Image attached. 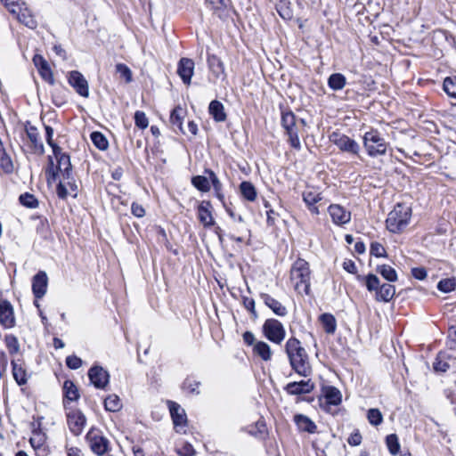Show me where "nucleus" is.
<instances>
[{
    "instance_id": "60",
    "label": "nucleus",
    "mask_w": 456,
    "mask_h": 456,
    "mask_svg": "<svg viewBox=\"0 0 456 456\" xmlns=\"http://www.w3.org/2000/svg\"><path fill=\"white\" fill-rule=\"evenodd\" d=\"M412 276L417 280H424L427 277V271L424 267H415L411 269Z\"/></svg>"
},
{
    "instance_id": "51",
    "label": "nucleus",
    "mask_w": 456,
    "mask_h": 456,
    "mask_svg": "<svg viewBox=\"0 0 456 456\" xmlns=\"http://www.w3.org/2000/svg\"><path fill=\"white\" fill-rule=\"evenodd\" d=\"M116 71L122 77L125 78L126 83H130L132 81V71L126 64H123V63L117 64Z\"/></svg>"
},
{
    "instance_id": "5",
    "label": "nucleus",
    "mask_w": 456,
    "mask_h": 456,
    "mask_svg": "<svg viewBox=\"0 0 456 456\" xmlns=\"http://www.w3.org/2000/svg\"><path fill=\"white\" fill-rule=\"evenodd\" d=\"M363 146L368 155L375 158L386 155L388 143L378 130L371 129L363 135Z\"/></svg>"
},
{
    "instance_id": "56",
    "label": "nucleus",
    "mask_w": 456,
    "mask_h": 456,
    "mask_svg": "<svg viewBox=\"0 0 456 456\" xmlns=\"http://www.w3.org/2000/svg\"><path fill=\"white\" fill-rule=\"evenodd\" d=\"M66 364L69 369L77 370L81 367L82 360L76 355H69L66 358Z\"/></svg>"
},
{
    "instance_id": "15",
    "label": "nucleus",
    "mask_w": 456,
    "mask_h": 456,
    "mask_svg": "<svg viewBox=\"0 0 456 456\" xmlns=\"http://www.w3.org/2000/svg\"><path fill=\"white\" fill-rule=\"evenodd\" d=\"M314 388V384L311 379L301 380L298 382H290L286 385L284 390L291 395H299L311 393Z\"/></svg>"
},
{
    "instance_id": "3",
    "label": "nucleus",
    "mask_w": 456,
    "mask_h": 456,
    "mask_svg": "<svg viewBox=\"0 0 456 456\" xmlns=\"http://www.w3.org/2000/svg\"><path fill=\"white\" fill-rule=\"evenodd\" d=\"M281 126L289 137L291 147L300 149L301 143L298 134L306 126L305 119L297 118L291 110L283 111L281 113Z\"/></svg>"
},
{
    "instance_id": "9",
    "label": "nucleus",
    "mask_w": 456,
    "mask_h": 456,
    "mask_svg": "<svg viewBox=\"0 0 456 456\" xmlns=\"http://www.w3.org/2000/svg\"><path fill=\"white\" fill-rule=\"evenodd\" d=\"M67 423L70 432L77 436L85 428L86 418L81 411L72 410L67 413Z\"/></svg>"
},
{
    "instance_id": "20",
    "label": "nucleus",
    "mask_w": 456,
    "mask_h": 456,
    "mask_svg": "<svg viewBox=\"0 0 456 456\" xmlns=\"http://www.w3.org/2000/svg\"><path fill=\"white\" fill-rule=\"evenodd\" d=\"M168 405L175 428H184L187 423L185 411L175 402H168Z\"/></svg>"
},
{
    "instance_id": "28",
    "label": "nucleus",
    "mask_w": 456,
    "mask_h": 456,
    "mask_svg": "<svg viewBox=\"0 0 456 456\" xmlns=\"http://www.w3.org/2000/svg\"><path fill=\"white\" fill-rule=\"evenodd\" d=\"M395 294V288L391 284H382L376 293L375 298L377 301L389 302Z\"/></svg>"
},
{
    "instance_id": "25",
    "label": "nucleus",
    "mask_w": 456,
    "mask_h": 456,
    "mask_svg": "<svg viewBox=\"0 0 456 456\" xmlns=\"http://www.w3.org/2000/svg\"><path fill=\"white\" fill-rule=\"evenodd\" d=\"M261 298L272 311L278 316H285L288 314L286 307L278 300L266 293L261 294Z\"/></svg>"
},
{
    "instance_id": "41",
    "label": "nucleus",
    "mask_w": 456,
    "mask_h": 456,
    "mask_svg": "<svg viewBox=\"0 0 456 456\" xmlns=\"http://www.w3.org/2000/svg\"><path fill=\"white\" fill-rule=\"evenodd\" d=\"M4 343L11 355H14L20 352V346L18 338L14 335H6L4 337Z\"/></svg>"
},
{
    "instance_id": "30",
    "label": "nucleus",
    "mask_w": 456,
    "mask_h": 456,
    "mask_svg": "<svg viewBox=\"0 0 456 456\" xmlns=\"http://www.w3.org/2000/svg\"><path fill=\"white\" fill-rule=\"evenodd\" d=\"M240 191L242 197L248 201H255L257 196L256 190L252 183L244 181L240 184Z\"/></svg>"
},
{
    "instance_id": "19",
    "label": "nucleus",
    "mask_w": 456,
    "mask_h": 456,
    "mask_svg": "<svg viewBox=\"0 0 456 456\" xmlns=\"http://www.w3.org/2000/svg\"><path fill=\"white\" fill-rule=\"evenodd\" d=\"M211 208L212 205L208 200H203L198 206V218L204 227H211L215 224Z\"/></svg>"
},
{
    "instance_id": "27",
    "label": "nucleus",
    "mask_w": 456,
    "mask_h": 456,
    "mask_svg": "<svg viewBox=\"0 0 456 456\" xmlns=\"http://www.w3.org/2000/svg\"><path fill=\"white\" fill-rule=\"evenodd\" d=\"M209 114L216 122H224L226 119V113L223 103L217 100H214L208 106Z\"/></svg>"
},
{
    "instance_id": "38",
    "label": "nucleus",
    "mask_w": 456,
    "mask_h": 456,
    "mask_svg": "<svg viewBox=\"0 0 456 456\" xmlns=\"http://www.w3.org/2000/svg\"><path fill=\"white\" fill-rule=\"evenodd\" d=\"M192 185L202 192H208L210 191L209 178L203 175H196L191 178Z\"/></svg>"
},
{
    "instance_id": "46",
    "label": "nucleus",
    "mask_w": 456,
    "mask_h": 456,
    "mask_svg": "<svg viewBox=\"0 0 456 456\" xmlns=\"http://www.w3.org/2000/svg\"><path fill=\"white\" fill-rule=\"evenodd\" d=\"M455 288L456 281L453 278L443 279L437 284V289L444 293L452 292Z\"/></svg>"
},
{
    "instance_id": "6",
    "label": "nucleus",
    "mask_w": 456,
    "mask_h": 456,
    "mask_svg": "<svg viewBox=\"0 0 456 456\" xmlns=\"http://www.w3.org/2000/svg\"><path fill=\"white\" fill-rule=\"evenodd\" d=\"M91 451L97 456H103L110 451V443L102 431L92 428L86 436Z\"/></svg>"
},
{
    "instance_id": "33",
    "label": "nucleus",
    "mask_w": 456,
    "mask_h": 456,
    "mask_svg": "<svg viewBox=\"0 0 456 456\" xmlns=\"http://www.w3.org/2000/svg\"><path fill=\"white\" fill-rule=\"evenodd\" d=\"M63 391L65 398L68 401H77L79 398V393L77 387L71 380H66L63 384Z\"/></svg>"
},
{
    "instance_id": "42",
    "label": "nucleus",
    "mask_w": 456,
    "mask_h": 456,
    "mask_svg": "<svg viewBox=\"0 0 456 456\" xmlns=\"http://www.w3.org/2000/svg\"><path fill=\"white\" fill-rule=\"evenodd\" d=\"M91 140L94 146L101 151L108 149L109 142L106 137L100 132H93L91 134Z\"/></svg>"
},
{
    "instance_id": "8",
    "label": "nucleus",
    "mask_w": 456,
    "mask_h": 456,
    "mask_svg": "<svg viewBox=\"0 0 456 456\" xmlns=\"http://www.w3.org/2000/svg\"><path fill=\"white\" fill-rule=\"evenodd\" d=\"M330 140L342 151L353 155H358L360 151L359 144L346 134L332 133L330 136Z\"/></svg>"
},
{
    "instance_id": "52",
    "label": "nucleus",
    "mask_w": 456,
    "mask_h": 456,
    "mask_svg": "<svg viewBox=\"0 0 456 456\" xmlns=\"http://www.w3.org/2000/svg\"><path fill=\"white\" fill-rule=\"evenodd\" d=\"M134 123L135 126L141 129H145L148 126V118L143 111L137 110L134 113Z\"/></svg>"
},
{
    "instance_id": "12",
    "label": "nucleus",
    "mask_w": 456,
    "mask_h": 456,
    "mask_svg": "<svg viewBox=\"0 0 456 456\" xmlns=\"http://www.w3.org/2000/svg\"><path fill=\"white\" fill-rule=\"evenodd\" d=\"M328 211L335 224L343 225L351 220V212L338 204H331Z\"/></svg>"
},
{
    "instance_id": "16",
    "label": "nucleus",
    "mask_w": 456,
    "mask_h": 456,
    "mask_svg": "<svg viewBox=\"0 0 456 456\" xmlns=\"http://www.w3.org/2000/svg\"><path fill=\"white\" fill-rule=\"evenodd\" d=\"M48 278L46 273L39 271L32 280V291L36 298H42L47 290Z\"/></svg>"
},
{
    "instance_id": "36",
    "label": "nucleus",
    "mask_w": 456,
    "mask_h": 456,
    "mask_svg": "<svg viewBox=\"0 0 456 456\" xmlns=\"http://www.w3.org/2000/svg\"><path fill=\"white\" fill-rule=\"evenodd\" d=\"M105 410L117 412L122 408V403L117 395H110L104 400Z\"/></svg>"
},
{
    "instance_id": "62",
    "label": "nucleus",
    "mask_w": 456,
    "mask_h": 456,
    "mask_svg": "<svg viewBox=\"0 0 456 456\" xmlns=\"http://www.w3.org/2000/svg\"><path fill=\"white\" fill-rule=\"evenodd\" d=\"M347 442L352 446H357L362 443V436L361 434L356 431L350 435V436L347 439Z\"/></svg>"
},
{
    "instance_id": "22",
    "label": "nucleus",
    "mask_w": 456,
    "mask_h": 456,
    "mask_svg": "<svg viewBox=\"0 0 456 456\" xmlns=\"http://www.w3.org/2000/svg\"><path fill=\"white\" fill-rule=\"evenodd\" d=\"M26 134L29 141L31 142L33 150L38 154H43L45 151L44 144L40 140L39 133L37 128L31 126L29 122L25 126Z\"/></svg>"
},
{
    "instance_id": "29",
    "label": "nucleus",
    "mask_w": 456,
    "mask_h": 456,
    "mask_svg": "<svg viewBox=\"0 0 456 456\" xmlns=\"http://www.w3.org/2000/svg\"><path fill=\"white\" fill-rule=\"evenodd\" d=\"M183 110L181 107L175 108L170 115V122L174 130L178 129L181 133L186 134L183 128Z\"/></svg>"
},
{
    "instance_id": "34",
    "label": "nucleus",
    "mask_w": 456,
    "mask_h": 456,
    "mask_svg": "<svg viewBox=\"0 0 456 456\" xmlns=\"http://www.w3.org/2000/svg\"><path fill=\"white\" fill-rule=\"evenodd\" d=\"M450 358L451 356L448 355L447 354L439 353L436 358V361L433 363V368L435 371L445 372L450 368V365L447 362V360Z\"/></svg>"
},
{
    "instance_id": "39",
    "label": "nucleus",
    "mask_w": 456,
    "mask_h": 456,
    "mask_svg": "<svg viewBox=\"0 0 456 456\" xmlns=\"http://www.w3.org/2000/svg\"><path fill=\"white\" fill-rule=\"evenodd\" d=\"M377 272L382 275L384 279L387 281L393 282L397 281V273L395 270L387 265H379L377 267Z\"/></svg>"
},
{
    "instance_id": "23",
    "label": "nucleus",
    "mask_w": 456,
    "mask_h": 456,
    "mask_svg": "<svg viewBox=\"0 0 456 456\" xmlns=\"http://www.w3.org/2000/svg\"><path fill=\"white\" fill-rule=\"evenodd\" d=\"M208 63L212 75L216 80H224L226 74L223 61L216 55H210L208 58Z\"/></svg>"
},
{
    "instance_id": "58",
    "label": "nucleus",
    "mask_w": 456,
    "mask_h": 456,
    "mask_svg": "<svg viewBox=\"0 0 456 456\" xmlns=\"http://www.w3.org/2000/svg\"><path fill=\"white\" fill-rule=\"evenodd\" d=\"M56 192L60 199L65 200L67 198V196L69 195V192L66 186L65 181H62L61 179L60 180V183L56 188Z\"/></svg>"
},
{
    "instance_id": "14",
    "label": "nucleus",
    "mask_w": 456,
    "mask_h": 456,
    "mask_svg": "<svg viewBox=\"0 0 456 456\" xmlns=\"http://www.w3.org/2000/svg\"><path fill=\"white\" fill-rule=\"evenodd\" d=\"M90 381L97 388H104L109 383V373L102 367L94 366L88 371Z\"/></svg>"
},
{
    "instance_id": "17",
    "label": "nucleus",
    "mask_w": 456,
    "mask_h": 456,
    "mask_svg": "<svg viewBox=\"0 0 456 456\" xmlns=\"http://www.w3.org/2000/svg\"><path fill=\"white\" fill-rule=\"evenodd\" d=\"M194 72V61L189 58H181L178 62L177 74L185 85H190Z\"/></svg>"
},
{
    "instance_id": "26",
    "label": "nucleus",
    "mask_w": 456,
    "mask_h": 456,
    "mask_svg": "<svg viewBox=\"0 0 456 456\" xmlns=\"http://www.w3.org/2000/svg\"><path fill=\"white\" fill-rule=\"evenodd\" d=\"M294 421L300 431L308 432L310 434L315 433L316 425L305 415L297 414L294 417Z\"/></svg>"
},
{
    "instance_id": "55",
    "label": "nucleus",
    "mask_w": 456,
    "mask_h": 456,
    "mask_svg": "<svg viewBox=\"0 0 456 456\" xmlns=\"http://www.w3.org/2000/svg\"><path fill=\"white\" fill-rule=\"evenodd\" d=\"M370 255L376 257L385 256V248L379 242H372L370 245Z\"/></svg>"
},
{
    "instance_id": "11",
    "label": "nucleus",
    "mask_w": 456,
    "mask_h": 456,
    "mask_svg": "<svg viewBox=\"0 0 456 456\" xmlns=\"http://www.w3.org/2000/svg\"><path fill=\"white\" fill-rule=\"evenodd\" d=\"M15 317L12 304L6 299H0V324L4 329L15 326Z\"/></svg>"
},
{
    "instance_id": "59",
    "label": "nucleus",
    "mask_w": 456,
    "mask_h": 456,
    "mask_svg": "<svg viewBox=\"0 0 456 456\" xmlns=\"http://www.w3.org/2000/svg\"><path fill=\"white\" fill-rule=\"evenodd\" d=\"M45 129L46 142L49 144V146L52 147L53 151L54 148L59 147L56 143L53 142V129L49 126H45Z\"/></svg>"
},
{
    "instance_id": "13",
    "label": "nucleus",
    "mask_w": 456,
    "mask_h": 456,
    "mask_svg": "<svg viewBox=\"0 0 456 456\" xmlns=\"http://www.w3.org/2000/svg\"><path fill=\"white\" fill-rule=\"evenodd\" d=\"M57 159V169L61 176L69 178V174H72V166L69 156L61 151L60 147L54 148L53 151Z\"/></svg>"
},
{
    "instance_id": "18",
    "label": "nucleus",
    "mask_w": 456,
    "mask_h": 456,
    "mask_svg": "<svg viewBox=\"0 0 456 456\" xmlns=\"http://www.w3.org/2000/svg\"><path fill=\"white\" fill-rule=\"evenodd\" d=\"M12 371L14 380L19 386H23L28 383L29 374L27 371L25 363L22 360H12Z\"/></svg>"
},
{
    "instance_id": "31",
    "label": "nucleus",
    "mask_w": 456,
    "mask_h": 456,
    "mask_svg": "<svg viewBox=\"0 0 456 456\" xmlns=\"http://www.w3.org/2000/svg\"><path fill=\"white\" fill-rule=\"evenodd\" d=\"M358 279L364 283L370 292L375 291V293H377L381 286L378 276L372 273H369L368 275L362 277L359 276Z\"/></svg>"
},
{
    "instance_id": "57",
    "label": "nucleus",
    "mask_w": 456,
    "mask_h": 456,
    "mask_svg": "<svg viewBox=\"0 0 456 456\" xmlns=\"http://www.w3.org/2000/svg\"><path fill=\"white\" fill-rule=\"evenodd\" d=\"M242 300H243V305L245 306V308L252 314L254 318H256L257 313L255 308V300L253 298L248 297H243Z\"/></svg>"
},
{
    "instance_id": "37",
    "label": "nucleus",
    "mask_w": 456,
    "mask_h": 456,
    "mask_svg": "<svg viewBox=\"0 0 456 456\" xmlns=\"http://www.w3.org/2000/svg\"><path fill=\"white\" fill-rule=\"evenodd\" d=\"M326 403L332 405H338L341 403V393L334 387H329L325 391Z\"/></svg>"
},
{
    "instance_id": "48",
    "label": "nucleus",
    "mask_w": 456,
    "mask_h": 456,
    "mask_svg": "<svg viewBox=\"0 0 456 456\" xmlns=\"http://www.w3.org/2000/svg\"><path fill=\"white\" fill-rule=\"evenodd\" d=\"M19 200L21 205L29 208H35L38 206V201L36 197L28 192L21 194Z\"/></svg>"
},
{
    "instance_id": "47",
    "label": "nucleus",
    "mask_w": 456,
    "mask_h": 456,
    "mask_svg": "<svg viewBox=\"0 0 456 456\" xmlns=\"http://www.w3.org/2000/svg\"><path fill=\"white\" fill-rule=\"evenodd\" d=\"M369 422L373 426H379L383 421L382 413L379 409H370L367 413Z\"/></svg>"
},
{
    "instance_id": "44",
    "label": "nucleus",
    "mask_w": 456,
    "mask_h": 456,
    "mask_svg": "<svg viewBox=\"0 0 456 456\" xmlns=\"http://www.w3.org/2000/svg\"><path fill=\"white\" fill-rule=\"evenodd\" d=\"M200 386V381L195 380L191 377H188L185 379V380L183 383V389L187 391L190 394L200 395V391L199 389Z\"/></svg>"
},
{
    "instance_id": "32",
    "label": "nucleus",
    "mask_w": 456,
    "mask_h": 456,
    "mask_svg": "<svg viewBox=\"0 0 456 456\" xmlns=\"http://www.w3.org/2000/svg\"><path fill=\"white\" fill-rule=\"evenodd\" d=\"M254 352L265 362L270 361L273 354L270 346L263 341H259L255 345Z\"/></svg>"
},
{
    "instance_id": "21",
    "label": "nucleus",
    "mask_w": 456,
    "mask_h": 456,
    "mask_svg": "<svg viewBox=\"0 0 456 456\" xmlns=\"http://www.w3.org/2000/svg\"><path fill=\"white\" fill-rule=\"evenodd\" d=\"M33 61L42 78L53 85L54 83V79L48 62L41 55H35Z\"/></svg>"
},
{
    "instance_id": "24",
    "label": "nucleus",
    "mask_w": 456,
    "mask_h": 456,
    "mask_svg": "<svg viewBox=\"0 0 456 456\" xmlns=\"http://www.w3.org/2000/svg\"><path fill=\"white\" fill-rule=\"evenodd\" d=\"M14 16L20 23L24 24L29 28L33 29L37 26V22L32 12L27 7L26 4L17 12Z\"/></svg>"
},
{
    "instance_id": "53",
    "label": "nucleus",
    "mask_w": 456,
    "mask_h": 456,
    "mask_svg": "<svg viewBox=\"0 0 456 456\" xmlns=\"http://www.w3.org/2000/svg\"><path fill=\"white\" fill-rule=\"evenodd\" d=\"M205 173L208 175V178L214 187L215 192L222 191L223 185L215 172L211 169H206Z\"/></svg>"
},
{
    "instance_id": "7",
    "label": "nucleus",
    "mask_w": 456,
    "mask_h": 456,
    "mask_svg": "<svg viewBox=\"0 0 456 456\" xmlns=\"http://www.w3.org/2000/svg\"><path fill=\"white\" fill-rule=\"evenodd\" d=\"M263 332L268 340L275 344H281L286 334L282 323L276 319H267L263 325Z\"/></svg>"
},
{
    "instance_id": "40",
    "label": "nucleus",
    "mask_w": 456,
    "mask_h": 456,
    "mask_svg": "<svg viewBox=\"0 0 456 456\" xmlns=\"http://www.w3.org/2000/svg\"><path fill=\"white\" fill-rule=\"evenodd\" d=\"M320 320L325 331L329 334H333L336 330V320L332 314H323L321 315Z\"/></svg>"
},
{
    "instance_id": "63",
    "label": "nucleus",
    "mask_w": 456,
    "mask_h": 456,
    "mask_svg": "<svg viewBox=\"0 0 456 456\" xmlns=\"http://www.w3.org/2000/svg\"><path fill=\"white\" fill-rule=\"evenodd\" d=\"M132 214L136 217H142L145 215V210L142 205L133 203L131 207Z\"/></svg>"
},
{
    "instance_id": "61",
    "label": "nucleus",
    "mask_w": 456,
    "mask_h": 456,
    "mask_svg": "<svg viewBox=\"0 0 456 456\" xmlns=\"http://www.w3.org/2000/svg\"><path fill=\"white\" fill-rule=\"evenodd\" d=\"M61 180L66 182V186L68 188V191L69 190L70 192H76L77 190V186L73 180L72 174H69V178H66L65 176H61Z\"/></svg>"
},
{
    "instance_id": "64",
    "label": "nucleus",
    "mask_w": 456,
    "mask_h": 456,
    "mask_svg": "<svg viewBox=\"0 0 456 456\" xmlns=\"http://www.w3.org/2000/svg\"><path fill=\"white\" fill-rule=\"evenodd\" d=\"M215 10H221L227 6L228 0H206Z\"/></svg>"
},
{
    "instance_id": "4",
    "label": "nucleus",
    "mask_w": 456,
    "mask_h": 456,
    "mask_svg": "<svg viewBox=\"0 0 456 456\" xmlns=\"http://www.w3.org/2000/svg\"><path fill=\"white\" fill-rule=\"evenodd\" d=\"M411 216V209L404 204L398 203L389 212L386 220V225L389 232L399 233L408 225Z\"/></svg>"
},
{
    "instance_id": "49",
    "label": "nucleus",
    "mask_w": 456,
    "mask_h": 456,
    "mask_svg": "<svg viewBox=\"0 0 456 456\" xmlns=\"http://www.w3.org/2000/svg\"><path fill=\"white\" fill-rule=\"evenodd\" d=\"M444 90L450 97L456 99V78L446 77L444 81Z\"/></svg>"
},
{
    "instance_id": "45",
    "label": "nucleus",
    "mask_w": 456,
    "mask_h": 456,
    "mask_svg": "<svg viewBox=\"0 0 456 456\" xmlns=\"http://www.w3.org/2000/svg\"><path fill=\"white\" fill-rule=\"evenodd\" d=\"M386 444L391 454L396 455L400 451V444L395 434L388 435L386 437Z\"/></svg>"
},
{
    "instance_id": "43",
    "label": "nucleus",
    "mask_w": 456,
    "mask_h": 456,
    "mask_svg": "<svg viewBox=\"0 0 456 456\" xmlns=\"http://www.w3.org/2000/svg\"><path fill=\"white\" fill-rule=\"evenodd\" d=\"M302 196L305 205L317 204L322 200V193L314 190L304 191Z\"/></svg>"
},
{
    "instance_id": "54",
    "label": "nucleus",
    "mask_w": 456,
    "mask_h": 456,
    "mask_svg": "<svg viewBox=\"0 0 456 456\" xmlns=\"http://www.w3.org/2000/svg\"><path fill=\"white\" fill-rule=\"evenodd\" d=\"M265 432V426L263 422L257 421L254 427L248 428V433L253 436H262Z\"/></svg>"
},
{
    "instance_id": "10",
    "label": "nucleus",
    "mask_w": 456,
    "mask_h": 456,
    "mask_svg": "<svg viewBox=\"0 0 456 456\" xmlns=\"http://www.w3.org/2000/svg\"><path fill=\"white\" fill-rule=\"evenodd\" d=\"M68 82L75 91L82 97L89 96L88 82L85 77L77 70H72L68 74Z\"/></svg>"
},
{
    "instance_id": "50",
    "label": "nucleus",
    "mask_w": 456,
    "mask_h": 456,
    "mask_svg": "<svg viewBox=\"0 0 456 456\" xmlns=\"http://www.w3.org/2000/svg\"><path fill=\"white\" fill-rule=\"evenodd\" d=\"M1 2L13 15L25 4L24 2L20 3L19 0H1Z\"/></svg>"
},
{
    "instance_id": "1",
    "label": "nucleus",
    "mask_w": 456,
    "mask_h": 456,
    "mask_svg": "<svg viewBox=\"0 0 456 456\" xmlns=\"http://www.w3.org/2000/svg\"><path fill=\"white\" fill-rule=\"evenodd\" d=\"M285 352L288 355L291 369L297 374L304 378H307L312 374L313 369L309 355L297 338H290L287 340Z\"/></svg>"
},
{
    "instance_id": "2",
    "label": "nucleus",
    "mask_w": 456,
    "mask_h": 456,
    "mask_svg": "<svg viewBox=\"0 0 456 456\" xmlns=\"http://www.w3.org/2000/svg\"><path fill=\"white\" fill-rule=\"evenodd\" d=\"M290 283L298 294L310 293L311 270L308 262L302 258L296 260L290 268Z\"/></svg>"
},
{
    "instance_id": "35",
    "label": "nucleus",
    "mask_w": 456,
    "mask_h": 456,
    "mask_svg": "<svg viewBox=\"0 0 456 456\" xmlns=\"http://www.w3.org/2000/svg\"><path fill=\"white\" fill-rule=\"evenodd\" d=\"M346 77L341 73H334L328 79L329 86L335 91L341 90L346 86Z\"/></svg>"
}]
</instances>
